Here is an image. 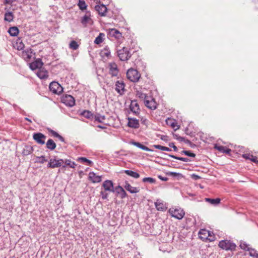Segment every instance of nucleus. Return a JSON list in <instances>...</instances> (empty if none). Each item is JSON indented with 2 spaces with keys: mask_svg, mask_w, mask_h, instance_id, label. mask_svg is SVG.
<instances>
[{
  "mask_svg": "<svg viewBox=\"0 0 258 258\" xmlns=\"http://www.w3.org/2000/svg\"><path fill=\"white\" fill-rule=\"evenodd\" d=\"M113 184L111 180H106L102 184L100 196L103 199H107L109 193L113 192Z\"/></svg>",
  "mask_w": 258,
  "mask_h": 258,
  "instance_id": "f257e3e1",
  "label": "nucleus"
},
{
  "mask_svg": "<svg viewBox=\"0 0 258 258\" xmlns=\"http://www.w3.org/2000/svg\"><path fill=\"white\" fill-rule=\"evenodd\" d=\"M199 238L204 241H214L215 239V236L212 232L205 229L200 230L198 233Z\"/></svg>",
  "mask_w": 258,
  "mask_h": 258,
  "instance_id": "f03ea898",
  "label": "nucleus"
},
{
  "mask_svg": "<svg viewBox=\"0 0 258 258\" xmlns=\"http://www.w3.org/2000/svg\"><path fill=\"white\" fill-rule=\"evenodd\" d=\"M168 213L175 219L181 220L185 215V212L184 210L179 207H172L168 210Z\"/></svg>",
  "mask_w": 258,
  "mask_h": 258,
  "instance_id": "7ed1b4c3",
  "label": "nucleus"
},
{
  "mask_svg": "<svg viewBox=\"0 0 258 258\" xmlns=\"http://www.w3.org/2000/svg\"><path fill=\"white\" fill-rule=\"evenodd\" d=\"M218 246L221 249L225 250H234L236 244L229 240H224L219 241Z\"/></svg>",
  "mask_w": 258,
  "mask_h": 258,
  "instance_id": "20e7f679",
  "label": "nucleus"
},
{
  "mask_svg": "<svg viewBox=\"0 0 258 258\" xmlns=\"http://www.w3.org/2000/svg\"><path fill=\"white\" fill-rule=\"evenodd\" d=\"M126 77L131 81L136 82L139 81L141 75L136 70L131 68L127 71Z\"/></svg>",
  "mask_w": 258,
  "mask_h": 258,
  "instance_id": "39448f33",
  "label": "nucleus"
},
{
  "mask_svg": "<svg viewBox=\"0 0 258 258\" xmlns=\"http://www.w3.org/2000/svg\"><path fill=\"white\" fill-rule=\"evenodd\" d=\"M99 51L101 61L105 62L111 58L110 51L107 46H105L103 49H100Z\"/></svg>",
  "mask_w": 258,
  "mask_h": 258,
  "instance_id": "423d86ee",
  "label": "nucleus"
},
{
  "mask_svg": "<svg viewBox=\"0 0 258 258\" xmlns=\"http://www.w3.org/2000/svg\"><path fill=\"white\" fill-rule=\"evenodd\" d=\"M117 54L119 59L122 61L128 60L131 56L128 48L125 47L118 50L117 51Z\"/></svg>",
  "mask_w": 258,
  "mask_h": 258,
  "instance_id": "0eeeda50",
  "label": "nucleus"
},
{
  "mask_svg": "<svg viewBox=\"0 0 258 258\" xmlns=\"http://www.w3.org/2000/svg\"><path fill=\"white\" fill-rule=\"evenodd\" d=\"M35 53L33 52L32 49L30 48L26 49L22 51L21 56L26 61H30L34 58Z\"/></svg>",
  "mask_w": 258,
  "mask_h": 258,
  "instance_id": "6e6552de",
  "label": "nucleus"
},
{
  "mask_svg": "<svg viewBox=\"0 0 258 258\" xmlns=\"http://www.w3.org/2000/svg\"><path fill=\"white\" fill-rule=\"evenodd\" d=\"M49 89L56 94H59L63 91V88L56 82H52L50 84Z\"/></svg>",
  "mask_w": 258,
  "mask_h": 258,
  "instance_id": "1a4fd4ad",
  "label": "nucleus"
},
{
  "mask_svg": "<svg viewBox=\"0 0 258 258\" xmlns=\"http://www.w3.org/2000/svg\"><path fill=\"white\" fill-rule=\"evenodd\" d=\"M61 102L68 106H73L75 104L74 97L70 95H63L61 98Z\"/></svg>",
  "mask_w": 258,
  "mask_h": 258,
  "instance_id": "9d476101",
  "label": "nucleus"
},
{
  "mask_svg": "<svg viewBox=\"0 0 258 258\" xmlns=\"http://www.w3.org/2000/svg\"><path fill=\"white\" fill-rule=\"evenodd\" d=\"M33 139L38 144L43 145L45 143L46 136L41 133H34Z\"/></svg>",
  "mask_w": 258,
  "mask_h": 258,
  "instance_id": "9b49d317",
  "label": "nucleus"
},
{
  "mask_svg": "<svg viewBox=\"0 0 258 258\" xmlns=\"http://www.w3.org/2000/svg\"><path fill=\"white\" fill-rule=\"evenodd\" d=\"M64 161L63 159H56V158H51L50 159L47 167L48 168H54L59 167L63 163Z\"/></svg>",
  "mask_w": 258,
  "mask_h": 258,
  "instance_id": "f8f14e48",
  "label": "nucleus"
},
{
  "mask_svg": "<svg viewBox=\"0 0 258 258\" xmlns=\"http://www.w3.org/2000/svg\"><path fill=\"white\" fill-rule=\"evenodd\" d=\"M144 103L145 106L149 109L155 110L157 108V104L155 99L149 96Z\"/></svg>",
  "mask_w": 258,
  "mask_h": 258,
  "instance_id": "ddd939ff",
  "label": "nucleus"
},
{
  "mask_svg": "<svg viewBox=\"0 0 258 258\" xmlns=\"http://www.w3.org/2000/svg\"><path fill=\"white\" fill-rule=\"evenodd\" d=\"M165 121L166 124L173 128L174 131H176L179 128L180 126L177 124L175 119L168 117L166 119Z\"/></svg>",
  "mask_w": 258,
  "mask_h": 258,
  "instance_id": "4468645a",
  "label": "nucleus"
},
{
  "mask_svg": "<svg viewBox=\"0 0 258 258\" xmlns=\"http://www.w3.org/2000/svg\"><path fill=\"white\" fill-rule=\"evenodd\" d=\"M130 108L131 111L135 114H138L140 111L139 105L136 100L132 101Z\"/></svg>",
  "mask_w": 258,
  "mask_h": 258,
  "instance_id": "2eb2a0df",
  "label": "nucleus"
},
{
  "mask_svg": "<svg viewBox=\"0 0 258 258\" xmlns=\"http://www.w3.org/2000/svg\"><path fill=\"white\" fill-rule=\"evenodd\" d=\"M124 188L131 194H136L140 191L139 187L132 186L127 181L125 182Z\"/></svg>",
  "mask_w": 258,
  "mask_h": 258,
  "instance_id": "dca6fc26",
  "label": "nucleus"
},
{
  "mask_svg": "<svg viewBox=\"0 0 258 258\" xmlns=\"http://www.w3.org/2000/svg\"><path fill=\"white\" fill-rule=\"evenodd\" d=\"M124 87L125 85L123 81H117L115 84V90L121 95L124 93Z\"/></svg>",
  "mask_w": 258,
  "mask_h": 258,
  "instance_id": "f3484780",
  "label": "nucleus"
},
{
  "mask_svg": "<svg viewBox=\"0 0 258 258\" xmlns=\"http://www.w3.org/2000/svg\"><path fill=\"white\" fill-rule=\"evenodd\" d=\"M127 125L129 127L134 128H138L139 127V120L135 118H128Z\"/></svg>",
  "mask_w": 258,
  "mask_h": 258,
  "instance_id": "a211bd4d",
  "label": "nucleus"
},
{
  "mask_svg": "<svg viewBox=\"0 0 258 258\" xmlns=\"http://www.w3.org/2000/svg\"><path fill=\"white\" fill-rule=\"evenodd\" d=\"M5 10L7 11L5 14L4 20L8 22H11L13 21L14 18V15L13 12H10L9 9L7 7L5 8Z\"/></svg>",
  "mask_w": 258,
  "mask_h": 258,
  "instance_id": "6ab92c4d",
  "label": "nucleus"
},
{
  "mask_svg": "<svg viewBox=\"0 0 258 258\" xmlns=\"http://www.w3.org/2000/svg\"><path fill=\"white\" fill-rule=\"evenodd\" d=\"M43 66V62L41 61L40 59H38L35 61L30 63V68L32 70H34L37 69H41Z\"/></svg>",
  "mask_w": 258,
  "mask_h": 258,
  "instance_id": "aec40b11",
  "label": "nucleus"
},
{
  "mask_svg": "<svg viewBox=\"0 0 258 258\" xmlns=\"http://www.w3.org/2000/svg\"><path fill=\"white\" fill-rule=\"evenodd\" d=\"M107 9L106 7L100 3L98 4V13L101 16H105L107 12Z\"/></svg>",
  "mask_w": 258,
  "mask_h": 258,
  "instance_id": "412c9836",
  "label": "nucleus"
},
{
  "mask_svg": "<svg viewBox=\"0 0 258 258\" xmlns=\"http://www.w3.org/2000/svg\"><path fill=\"white\" fill-rule=\"evenodd\" d=\"M109 72L112 76H116L118 73L117 65L115 63L109 64Z\"/></svg>",
  "mask_w": 258,
  "mask_h": 258,
  "instance_id": "4be33fe9",
  "label": "nucleus"
},
{
  "mask_svg": "<svg viewBox=\"0 0 258 258\" xmlns=\"http://www.w3.org/2000/svg\"><path fill=\"white\" fill-rule=\"evenodd\" d=\"M214 148L219 151L220 152L225 153L226 154H229L231 152V150L230 149H228L223 146L218 145L217 144L215 145Z\"/></svg>",
  "mask_w": 258,
  "mask_h": 258,
  "instance_id": "5701e85b",
  "label": "nucleus"
},
{
  "mask_svg": "<svg viewBox=\"0 0 258 258\" xmlns=\"http://www.w3.org/2000/svg\"><path fill=\"white\" fill-rule=\"evenodd\" d=\"M37 76L41 79H46L48 77V72L44 69H40L37 73Z\"/></svg>",
  "mask_w": 258,
  "mask_h": 258,
  "instance_id": "b1692460",
  "label": "nucleus"
},
{
  "mask_svg": "<svg viewBox=\"0 0 258 258\" xmlns=\"http://www.w3.org/2000/svg\"><path fill=\"white\" fill-rule=\"evenodd\" d=\"M155 205L158 211H164L167 208L165 204L158 200L155 203Z\"/></svg>",
  "mask_w": 258,
  "mask_h": 258,
  "instance_id": "393cba45",
  "label": "nucleus"
},
{
  "mask_svg": "<svg viewBox=\"0 0 258 258\" xmlns=\"http://www.w3.org/2000/svg\"><path fill=\"white\" fill-rule=\"evenodd\" d=\"M115 190L117 194H120V196L121 199H123L126 197L127 194L124 189L121 186L118 185L115 187Z\"/></svg>",
  "mask_w": 258,
  "mask_h": 258,
  "instance_id": "a878e982",
  "label": "nucleus"
},
{
  "mask_svg": "<svg viewBox=\"0 0 258 258\" xmlns=\"http://www.w3.org/2000/svg\"><path fill=\"white\" fill-rule=\"evenodd\" d=\"M46 148L50 150H53L55 149L56 145L55 142L53 141V140L50 139H48L47 142L46 143Z\"/></svg>",
  "mask_w": 258,
  "mask_h": 258,
  "instance_id": "bb28decb",
  "label": "nucleus"
},
{
  "mask_svg": "<svg viewBox=\"0 0 258 258\" xmlns=\"http://www.w3.org/2000/svg\"><path fill=\"white\" fill-rule=\"evenodd\" d=\"M14 47L19 50H23L25 47V45L20 38L17 39Z\"/></svg>",
  "mask_w": 258,
  "mask_h": 258,
  "instance_id": "cd10ccee",
  "label": "nucleus"
},
{
  "mask_svg": "<svg viewBox=\"0 0 258 258\" xmlns=\"http://www.w3.org/2000/svg\"><path fill=\"white\" fill-rule=\"evenodd\" d=\"M243 158L249 160L254 163H258L257 158L250 154H245L243 155Z\"/></svg>",
  "mask_w": 258,
  "mask_h": 258,
  "instance_id": "c85d7f7f",
  "label": "nucleus"
},
{
  "mask_svg": "<svg viewBox=\"0 0 258 258\" xmlns=\"http://www.w3.org/2000/svg\"><path fill=\"white\" fill-rule=\"evenodd\" d=\"M8 32L12 36H16L19 32V29L17 27H10L8 30Z\"/></svg>",
  "mask_w": 258,
  "mask_h": 258,
  "instance_id": "c756f323",
  "label": "nucleus"
},
{
  "mask_svg": "<svg viewBox=\"0 0 258 258\" xmlns=\"http://www.w3.org/2000/svg\"><path fill=\"white\" fill-rule=\"evenodd\" d=\"M110 33L112 36L117 39H120L122 37V34L117 30L115 29H111Z\"/></svg>",
  "mask_w": 258,
  "mask_h": 258,
  "instance_id": "7c9ffc66",
  "label": "nucleus"
},
{
  "mask_svg": "<svg viewBox=\"0 0 258 258\" xmlns=\"http://www.w3.org/2000/svg\"><path fill=\"white\" fill-rule=\"evenodd\" d=\"M81 23L84 26H86L87 24H91L92 21L88 16L85 15L82 18Z\"/></svg>",
  "mask_w": 258,
  "mask_h": 258,
  "instance_id": "2f4dec72",
  "label": "nucleus"
},
{
  "mask_svg": "<svg viewBox=\"0 0 258 258\" xmlns=\"http://www.w3.org/2000/svg\"><path fill=\"white\" fill-rule=\"evenodd\" d=\"M124 173L135 178H138L140 177V174L139 173L132 170H126L124 171Z\"/></svg>",
  "mask_w": 258,
  "mask_h": 258,
  "instance_id": "473e14b6",
  "label": "nucleus"
},
{
  "mask_svg": "<svg viewBox=\"0 0 258 258\" xmlns=\"http://www.w3.org/2000/svg\"><path fill=\"white\" fill-rule=\"evenodd\" d=\"M33 150L32 147L31 146H26L25 148L24 149L22 154L23 155L27 156L29 154H31Z\"/></svg>",
  "mask_w": 258,
  "mask_h": 258,
  "instance_id": "72a5a7b5",
  "label": "nucleus"
},
{
  "mask_svg": "<svg viewBox=\"0 0 258 258\" xmlns=\"http://www.w3.org/2000/svg\"><path fill=\"white\" fill-rule=\"evenodd\" d=\"M205 201L206 202H208L210 203V204L212 205H217L220 203V199L219 198L213 199H210V198H206Z\"/></svg>",
  "mask_w": 258,
  "mask_h": 258,
  "instance_id": "f704fd0d",
  "label": "nucleus"
},
{
  "mask_svg": "<svg viewBox=\"0 0 258 258\" xmlns=\"http://www.w3.org/2000/svg\"><path fill=\"white\" fill-rule=\"evenodd\" d=\"M79 44L78 43L75 41L73 40L71 41L70 44H69V47L70 48L73 49V50H77L79 48Z\"/></svg>",
  "mask_w": 258,
  "mask_h": 258,
  "instance_id": "c9c22d12",
  "label": "nucleus"
},
{
  "mask_svg": "<svg viewBox=\"0 0 258 258\" xmlns=\"http://www.w3.org/2000/svg\"><path fill=\"white\" fill-rule=\"evenodd\" d=\"M106 39V35L104 33H100L98 36V45L103 42Z\"/></svg>",
  "mask_w": 258,
  "mask_h": 258,
  "instance_id": "e433bc0d",
  "label": "nucleus"
},
{
  "mask_svg": "<svg viewBox=\"0 0 258 258\" xmlns=\"http://www.w3.org/2000/svg\"><path fill=\"white\" fill-rule=\"evenodd\" d=\"M78 6L81 10H85L87 8V5L84 0H79Z\"/></svg>",
  "mask_w": 258,
  "mask_h": 258,
  "instance_id": "4c0bfd02",
  "label": "nucleus"
},
{
  "mask_svg": "<svg viewBox=\"0 0 258 258\" xmlns=\"http://www.w3.org/2000/svg\"><path fill=\"white\" fill-rule=\"evenodd\" d=\"M154 147L155 148L157 149H160L162 151H168V152L171 151V150L170 148L166 147L161 146V145H154Z\"/></svg>",
  "mask_w": 258,
  "mask_h": 258,
  "instance_id": "58836bf2",
  "label": "nucleus"
},
{
  "mask_svg": "<svg viewBox=\"0 0 258 258\" xmlns=\"http://www.w3.org/2000/svg\"><path fill=\"white\" fill-rule=\"evenodd\" d=\"M134 144L138 148H139L144 151H151V150L149 148H148L147 147L141 144L140 143L135 142L134 143Z\"/></svg>",
  "mask_w": 258,
  "mask_h": 258,
  "instance_id": "ea45409f",
  "label": "nucleus"
},
{
  "mask_svg": "<svg viewBox=\"0 0 258 258\" xmlns=\"http://www.w3.org/2000/svg\"><path fill=\"white\" fill-rule=\"evenodd\" d=\"M137 95L142 100H143L144 102L148 98L149 96H148L146 94L138 92Z\"/></svg>",
  "mask_w": 258,
  "mask_h": 258,
  "instance_id": "a19ab883",
  "label": "nucleus"
},
{
  "mask_svg": "<svg viewBox=\"0 0 258 258\" xmlns=\"http://www.w3.org/2000/svg\"><path fill=\"white\" fill-rule=\"evenodd\" d=\"M89 179L92 182L95 183L97 181V176L94 172H90L89 174Z\"/></svg>",
  "mask_w": 258,
  "mask_h": 258,
  "instance_id": "79ce46f5",
  "label": "nucleus"
},
{
  "mask_svg": "<svg viewBox=\"0 0 258 258\" xmlns=\"http://www.w3.org/2000/svg\"><path fill=\"white\" fill-rule=\"evenodd\" d=\"M66 165L69 166L71 168H74L76 165L74 162L71 161L70 160L67 159L64 161Z\"/></svg>",
  "mask_w": 258,
  "mask_h": 258,
  "instance_id": "37998d69",
  "label": "nucleus"
},
{
  "mask_svg": "<svg viewBox=\"0 0 258 258\" xmlns=\"http://www.w3.org/2000/svg\"><path fill=\"white\" fill-rule=\"evenodd\" d=\"M248 250L249 251V255L254 257H258V253L257 251L252 248H248Z\"/></svg>",
  "mask_w": 258,
  "mask_h": 258,
  "instance_id": "c03bdc74",
  "label": "nucleus"
},
{
  "mask_svg": "<svg viewBox=\"0 0 258 258\" xmlns=\"http://www.w3.org/2000/svg\"><path fill=\"white\" fill-rule=\"evenodd\" d=\"M37 160L35 161L36 163L43 164L47 161V159H45V157L44 156L37 157Z\"/></svg>",
  "mask_w": 258,
  "mask_h": 258,
  "instance_id": "a18cd8bd",
  "label": "nucleus"
},
{
  "mask_svg": "<svg viewBox=\"0 0 258 258\" xmlns=\"http://www.w3.org/2000/svg\"><path fill=\"white\" fill-rule=\"evenodd\" d=\"M78 160L82 162L86 163L88 165H91L92 162L85 157H80L78 159Z\"/></svg>",
  "mask_w": 258,
  "mask_h": 258,
  "instance_id": "49530a36",
  "label": "nucleus"
},
{
  "mask_svg": "<svg viewBox=\"0 0 258 258\" xmlns=\"http://www.w3.org/2000/svg\"><path fill=\"white\" fill-rule=\"evenodd\" d=\"M171 157L174 158V159H177V160H181V161H184V162H188L189 161V159L187 158H183V157H176L174 155H169Z\"/></svg>",
  "mask_w": 258,
  "mask_h": 258,
  "instance_id": "de8ad7c7",
  "label": "nucleus"
},
{
  "mask_svg": "<svg viewBox=\"0 0 258 258\" xmlns=\"http://www.w3.org/2000/svg\"><path fill=\"white\" fill-rule=\"evenodd\" d=\"M143 181L144 182H149L150 183H154L155 179L152 177H145L143 179Z\"/></svg>",
  "mask_w": 258,
  "mask_h": 258,
  "instance_id": "09e8293b",
  "label": "nucleus"
},
{
  "mask_svg": "<svg viewBox=\"0 0 258 258\" xmlns=\"http://www.w3.org/2000/svg\"><path fill=\"white\" fill-rule=\"evenodd\" d=\"M82 115L86 117V118H91V117L92 116V114L91 113V112L89 111H84L83 113H82Z\"/></svg>",
  "mask_w": 258,
  "mask_h": 258,
  "instance_id": "8fccbe9b",
  "label": "nucleus"
},
{
  "mask_svg": "<svg viewBox=\"0 0 258 258\" xmlns=\"http://www.w3.org/2000/svg\"><path fill=\"white\" fill-rule=\"evenodd\" d=\"M182 153L189 157H195L196 156L195 154L190 152L189 151H183Z\"/></svg>",
  "mask_w": 258,
  "mask_h": 258,
  "instance_id": "3c124183",
  "label": "nucleus"
},
{
  "mask_svg": "<svg viewBox=\"0 0 258 258\" xmlns=\"http://www.w3.org/2000/svg\"><path fill=\"white\" fill-rule=\"evenodd\" d=\"M16 1L17 0H4V4L6 5H12V4Z\"/></svg>",
  "mask_w": 258,
  "mask_h": 258,
  "instance_id": "603ef678",
  "label": "nucleus"
},
{
  "mask_svg": "<svg viewBox=\"0 0 258 258\" xmlns=\"http://www.w3.org/2000/svg\"><path fill=\"white\" fill-rule=\"evenodd\" d=\"M48 131H49V133H50L52 135V136H53V137H56V138H57L58 137L59 134L57 132H56L54 131L51 130V129H49Z\"/></svg>",
  "mask_w": 258,
  "mask_h": 258,
  "instance_id": "864d4df0",
  "label": "nucleus"
},
{
  "mask_svg": "<svg viewBox=\"0 0 258 258\" xmlns=\"http://www.w3.org/2000/svg\"><path fill=\"white\" fill-rule=\"evenodd\" d=\"M169 146L170 147H172L174 151H177L178 150L177 147L176 146H175L173 143L169 144Z\"/></svg>",
  "mask_w": 258,
  "mask_h": 258,
  "instance_id": "5fc2aeb1",
  "label": "nucleus"
},
{
  "mask_svg": "<svg viewBox=\"0 0 258 258\" xmlns=\"http://www.w3.org/2000/svg\"><path fill=\"white\" fill-rule=\"evenodd\" d=\"M175 137H176V138L179 140V141H184L185 142V139L183 137H178L176 135H174Z\"/></svg>",
  "mask_w": 258,
  "mask_h": 258,
  "instance_id": "6e6d98bb",
  "label": "nucleus"
},
{
  "mask_svg": "<svg viewBox=\"0 0 258 258\" xmlns=\"http://www.w3.org/2000/svg\"><path fill=\"white\" fill-rule=\"evenodd\" d=\"M141 121L142 122V123L144 124H146L148 122V120L144 118H141Z\"/></svg>",
  "mask_w": 258,
  "mask_h": 258,
  "instance_id": "4d7b16f0",
  "label": "nucleus"
},
{
  "mask_svg": "<svg viewBox=\"0 0 258 258\" xmlns=\"http://www.w3.org/2000/svg\"><path fill=\"white\" fill-rule=\"evenodd\" d=\"M60 141L63 142H64V138L61 136H60V135H58V137H57Z\"/></svg>",
  "mask_w": 258,
  "mask_h": 258,
  "instance_id": "13d9d810",
  "label": "nucleus"
},
{
  "mask_svg": "<svg viewBox=\"0 0 258 258\" xmlns=\"http://www.w3.org/2000/svg\"><path fill=\"white\" fill-rule=\"evenodd\" d=\"M169 174L173 176H176L177 175H179L180 174L176 172H171L169 173Z\"/></svg>",
  "mask_w": 258,
  "mask_h": 258,
  "instance_id": "bf43d9fd",
  "label": "nucleus"
},
{
  "mask_svg": "<svg viewBox=\"0 0 258 258\" xmlns=\"http://www.w3.org/2000/svg\"><path fill=\"white\" fill-rule=\"evenodd\" d=\"M97 178H98V182H100L101 181V177L98 176Z\"/></svg>",
  "mask_w": 258,
  "mask_h": 258,
  "instance_id": "052dcab7",
  "label": "nucleus"
},
{
  "mask_svg": "<svg viewBox=\"0 0 258 258\" xmlns=\"http://www.w3.org/2000/svg\"><path fill=\"white\" fill-rule=\"evenodd\" d=\"M194 176H195L196 179H199L200 178V177L199 176H198V175H194Z\"/></svg>",
  "mask_w": 258,
  "mask_h": 258,
  "instance_id": "680f3d73",
  "label": "nucleus"
},
{
  "mask_svg": "<svg viewBox=\"0 0 258 258\" xmlns=\"http://www.w3.org/2000/svg\"><path fill=\"white\" fill-rule=\"evenodd\" d=\"M97 127H98V128H103V126H101V125H100L99 124H98Z\"/></svg>",
  "mask_w": 258,
  "mask_h": 258,
  "instance_id": "e2e57ef3",
  "label": "nucleus"
},
{
  "mask_svg": "<svg viewBox=\"0 0 258 258\" xmlns=\"http://www.w3.org/2000/svg\"><path fill=\"white\" fill-rule=\"evenodd\" d=\"M97 37L95 39L94 41V43L95 44H97Z\"/></svg>",
  "mask_w": 258,
  "mask_h": 258,
  "instance_id": "0e129e2a",
  "label": "nucleus"
},
{
  "mask_svg": "<svg viewBox=\"0 0 258 258\" xmlns=\"http://www.w3.org/2000/svg\"><path fill=\"white\" fill-rule=\"evenodd\" d=\"M26 119L28 120L30 122H31V121L29 119H28V118H26Z\"/></svg>",
  "mask_w": 258,
  "mask_h": 258,
  "instance_id": "69168bd1",
  "label": "nucleus"
},
{
  "mask_svg": "<svg viewBox=\"0 0 258 258\" xmlns=\"http://www.w3.org/2000/svg\"><path fill=\"white\" fill-rule=\"evenodd\" d=\"M97 120H98V122H100L101 121L100 120L99 117H98V119H97Z\"/></svg>",
  "mask_w": 258,
  "mask_h": 258,
  "instance_id": "338daca9",
  "label": "nucleus"
},
{
  "mask_svg": "<svg viewBox=\"0 0 258 258\" xmlns=\"http://www.w3.org/2000/svg\"><path fill=\"white\" fill-rule=\"evenodd\" d=\"M94 9L97 10V6H94Z\"/></svg>",
  "mask_w": 258,
  "mask_h": 258,
  "instance_id": "774afa93",
  "label": "nucleus"
}]
</instances>
